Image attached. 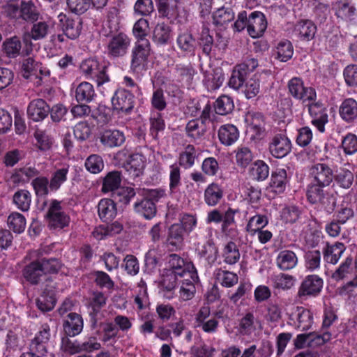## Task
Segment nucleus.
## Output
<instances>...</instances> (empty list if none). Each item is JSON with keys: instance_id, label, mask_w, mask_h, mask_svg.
<instances>
[{"instance_id": "f257e3e1", "label": "nucleus", "mask_w": 357, "mask_h": 357, "mask_svg": "<svg viewBox=\"0 0 357 357\" xmlns=\"http://www.w3.org/2000/svg\"><path fill=\"white\" fill-rule=\"evenodd\" d=\"M151 52V43L148 39L137 40L131 51L130 70L135 73L145 70Z\"/></svg>"}, {"instance_id": "f03ea898", "label": "nucleus", "mask_w": 357, "mask_h": 357, "mask_svg": "<svg viewBox=\"0 0 357 357\" xmlns=\"http://www.w3.org/2000/svg\"><path fill=\"white\" fill-rule=\"evenodd\" d=\"M130 43V38L123 32L112 35L106 45L107 56L111 59L125 56L128 52Z\"/></svg>"}, {"instance_id": "7ed1b4c3", "label": "nucleus", "mask_w": 357, "mask_h": 357, "mask_svg": "<svg viewBox=\"0 0 357 357\" xmlns=\"http://www.w3.org/2000/svg\"><path fill=\"white\" fill-rule=\"evenodd\" d=\"M80 70L86 78H91L96 82L98 86L109 81V77L106 73V66L100 64L96 59L90 58L82 61Z\"/></svg>"}, {"instance_id": "20e7f679", "label": "nucleus", "mask_w": 357, "mask_h": 357, "mask_svg": "<svg viewBox=\"0 0 357 357\" xmlns=\"http://www.w3.org/2000/svg\"><path fill=\"white\" fill-rule=\"evenodd\" d=\"M289 93L303 105L310 101L316 100L317 93L314 88L304 86L303 81L299 77H293L288 82Z\"/></svg>"}, {"instance_id": "39448f33", "label": "nucleus", "mask_w": 357, "mask_h": 357, "mask_svg": "<svg viewBox=\"0 0 357 357\" xmlns=\"http://www.w3.org/2000/svg\"><path fill=\"white\" fill-rule=\"evenodd\" d=\"M304 105L308 108L311 123L320 132H324L325 131V125L328 121V116L324 105L320 101L313 100L306 102Z\"/></svg>"}, {"instance_id": "423d86ee", "label": "nucleus", "mask_w": 357, "mask_h": 357, "mask_svg": "<svg viewBox=\"0 0 357 357\" xmlns=\"http://www.w3.org/2000/svg\"><path fill=\"white\" fill-rule=\"evenodd\" d=\"M166 269L178 275L179 277H188L194 271H197L191 261H186L176 254L169 255Z\"/></svg>"}, {"instance_id": "0eeeda50", "label": "nucleus", "mask_w": 357, "mask_h": 357, "mask_svg": "<svg viewBox=\"0 0 357 357\" xmlns=\"http://www.w3.org/2000/svg\"><path fill=\"white\" fill-rule=\"evenodd\" d=\"M47 217L50 227L54 229H62L68 226L70 222L69 216L61 208V202L57 200L52 202Z\"/></svg>"}, {"instance_id": "6e6552de", "label": "nucleus", "mask_w": 357, "mask_h": 357, "mask_svg": "<svg viewBox=\"0 0 357 357\" xmlns=\"http://www.w3.org/2000/svg\"><path fill=\"white\" fill-rule=\"evenodd\" d=\"M323 280L317 275L305 277L298 290V296H315L320 293L323 287Z\"/></svg>"}, {"instance_id": "1a4fd4ad", "label": "nucleus", "mask_w": 357, "mask_h": 357, "mask_svg": "<svg viewBox=\"0 0 357 357\" xmlns=\"http://www.w3.org/2000/svg\"><path fill=\"white\" fill-rule=\"evenodd\" d=\"M112 104L114 109L129 113L134 107V96L127 89H119L112 97Z\"/></svg>"}, {"instance_id": "9d476101", "label": "nucleus", "mask_w": 357, "mask_h": 357, "mask_svg": "<svg viewBox=\"0 0 357 357\" xmlns=\"http://www.w3.org/2000/svg\"><path fill=\"white\" fill-rule=\"evenodd\" d=\"M310 175L315 184L328 186L333 180L332 169L324 163H317L310 169Z\"/></svg>"}, {"instance_id": "9b49d317", "label": "nucleus", "mask_w": 357, "mask_h": 357, "mask_svg": "<svg viewBox=\"0 0 357 357\" xmlns=\"http://www.w3.org/2000/svg\"><path fill=\"white\" fill-rule=\"evenodd\" d=\"M50 327L47 324H43L36 333L29 344V350L37 351L41 356L47 354V346L50 339Z\"/></svg>"}, {"instance_id": "f8f14e48", "label": "nucleus", "mask_w": 357, "mask_h": 357, "mask_svg": "<svg viewBox=\"0 0 357 357\" xmlns=\"http://www.w3.org/2000/svg\"><path fill=\"white\" fill-rule=\"evenodd\" d=\"M321 185L311 183L307 186V198L312 204H318L326 208L333 199L332 196Z\"/></svg>"}, {"instance_id": "ddd939ff", "label": "nucleus", "mask_w": 357, "mask_h": 357, "mask_svg": "<svg viewBox=\"0 0 357 357\" xmlns=\"http://www.w3.org/2000/svg\"><path fill=\"white\" fill-rule=\"evenodd\" d=\"M58 20L59 26L67 38L74 40L80 35L82 23L79 17L72 19L61 13L58 15Z\"/></svg>"}, {"instance_id": "4468645a", "label": "nucleus", "mask_w": 357, "mask_h": 357, "mask_svg": "<svg viewBox=\"0 0 357 357\" xmlns=\"http://www.w3.org/2000/svg\"><path fill=\"white\" fill-rule=\"evenodd\" d=\"M267 28V22L264 14L254 11L248 15V33L253 38L261 37Z\"/></svg>"}, {"instance_id": "2eb2a0df", "label": "nucleus", "mask_w": 357, "mask_h": 357, "mask_svg": "<svg viewBox=\"0 0 357 357\" xmlns=\"http://www.w3.org/2000/svg\"><path fill=\"white\" fill-rule=\"evenodd\" d=\"M291 141L282 134H277L273 137L269 143V151L276 158H282L291 151Z\"/></svg>"}, {"instance_id": "dca6fc26", "label": "nucleus", "mask_w": 357, "mask_h": 357, "mask_svg": "<svg viewBox=\"0 0 357 357\" xmlns=\"http://www.w3.org/2000/svg\"><path fill=\"white\" fill-rule=\"evenodd\" d=\"M146 158L139 153L132 154L126 163L124 169L128 175V179L135 180L142 176L145 168Z\"/></svg>"}, {"instance_id": "f3484780", "label": "nucleus", "mask_w": 357, "mask_h": 357, "mask_svg": "<svg viewBox=\"0 0 357 357\" xmlns=\"http://www.w3.org/2000/svg\"><path fill=\"white\" fill-rule=\"evenodd\" d=\"M317 29L315 24L310 20H301L294 26L293 35L303 41H310L314 39Z\"/></svg>"}, {"instance_id": "a211bd4d", "label": "nucleus", "mask_w": 357, "mask_h": 357, "mask_svg": "<svg viewBox=\"0 0 357 357\" xmlns=\"http://www.w3.org/2000/svg\"><path fill=\"white\" fill-rule=\"evenodd\" d=\"M50 113V106L40 98L31 101L27 107V116L33 121L44 120Z\"/></svg>"}, {"instance_id": "6ab92c4d", "label": "nucleus", "mask_w": 357, "mask_h": 357, "mask_svg": "<svg viewBox=\"0 0 357 357\" xmlns=\"http://www.w3.org/2000/svg\"><path fill=\"white\" fill-rule=\"evenodd\" d=\"M224 197V189L218 183L208 184L204 192V200L208 206H217Z\"/></svg>"}, {"instance_id": "aec40b11", "label": "nucleus", "mask_w": 357, "mask_h": 357, "mask_svg": "<svg viewBox=\"0 0 357 357\" xmlns=\"http://www.w3.org/2000/svg\"><path fill=\"white\" fill-rule=\"evenodd\" d=\"M100 142L109 148L120 146L125 142V135L119 130H105L100 133Z\"/></svg>"}, {"instance_id": "412c9836", "label": "nucleus", "mask_w": 357, "mask_h": 357, "mask_svg": "<svg viewBox=\"0 0 357 357\" xmlns=\"http://www.w3.org/2000/svg\"><path fill=\"white\" fill-rule=\"evenodd\" d=\"M63 328L66 335L70 337L77 335L83 329L82 317L77 313H69L63 321Z\"/></svg>"}, {"instance_id": "4be33fe9", "label": "nucleus", "mask_w": 357, "mask_h": 357, "mask_svg": "<svg viewBox=\"0 0 357 357\" xmlns=\"http://www.w3.org/2000/svg\"><path fill=\"white\" fill-rule=\"evenodd\" d=\"M184 278L181 281L179 296L183 301H186L194 297L196 292L195 283L198 281L199 278L197 271H194L189 276Z\"/></svg>"}, {"instance_id": "5701e85b", "label": "nucleus", "mask_w": 357, "mask_h": 357, "mask_svg": "<svg viewBox=\"0 0 357 357\" xmlns=\"http://www.w3.org/2000/svg\"><path fill=\"white\" fill-rule=\"evenodd\" d=\"M346 250L343 243H327L323 250L324 260L331 264H336Z\"/></svg>"}, {"instance_id": "b1692460", "label": "nucleus", "mask_w": 357, "mask_h": 357, "mask_svg": "<svg viewBox=\"0 0 357 357\" xmlns=\"http://www.w3.org/2000/svg\"><path fill=\"white\" fill-rule=\"evenodd\" d=\"M339 113L345 122L354 121L357 119V102L351 98L344 100L340 107Z\"/></svg>"}, {"instance_id": "393cba45", "label": "nucleus", "mask_w": 357, "mask_h": 357, "mask_svg": "<svg viewBox=\"0 0 357 357\" xmlns=\"http://www.w3.org/2000/svg\"><path fill=\"white\" fill-rule=\"evenodd\" d=\"M298 264V257L291 250H284L280 251L276 258V264L282 271L293 269Z\"/></svg>"}, {"instance_id": "a878e982", "label": "nucleus", "mask_w": 357, "mask_h": 357, "mask_svg": "<svg viewBox=\"0 0 357 357\" xmlns=\"http://www.w3.org/2000/svg\"><path fill=\"white\" fill-rule=\"evenodd\" d=\"M296 320V326L303 331L309 330L313 324L312 312L303 307H297L293 314Z\"/></svg>"}, {"instance_id": "bb28decb", "label": "nucleus", "mask_w": 357, "mask_h": 357, "mask_svg": "<svg viewBox=\"0 0 357 357\" xmlns=\"http://www.w3.org/2000/svg\"><path fill=\"white\" fill-rule=\"evenodd\" d=\"M218 138L220 142L225 146H230L235 143L239 137L238 128L232 124L222 126L218 130Z\"/></svg>"}, {"instance_id": "cd10ccee", "label": "nucleus", "mask_w": 357, "mask_h": 357, "mask_svg": "<svg viewBox=\"0 0 357 357\" xmlns=\"http://www.w3.org/2000/svg\"><path fill=\"white\" fill-rule=\"evenodd\" d=\"M287 183V172L283 168L276 169L271 174L269 188L271 191L280 194L284 191Z\"/></svg>"}, {"instance_id": "c85d7f7f", "label": "nucleus", "mask_w": 357, "mask_h": 357, "mask_svg": "<svg viewBox=\"0 0 357 357\" xmlns=\"http://www.w3.org/2000/svg\"><path fill=\"white\" fill-rule=\"evenodd\" d=\"M100 218L104 222L112 221L116 215V207L114 202L110 199H102L98 205Z\"/></svg>"}, {"instance_id": "c756f323", "label": "nucleus", "mask_w": 357, "mask_h": 357, "mask_svg": "<svg viewBox=\"0 0 357 357\" xmlns=\"http://www.w3.org/2000/svg\"><path fill=\"white\" fill-rule=\"evenodd\" d=\"M197 252L200 258H203L208 264H213L218 259V249L212 240L207 241L201 247L197 248Z\"/></svg>"}, {"instance_id": "7c9ffc66", "label": "nucleus", "mask_w": 357, "mask_h": 357, "mask_svg": "<svg viewBox=\"0 0 357 357\" xmlns=\"http://www.w3.org/2000/svg\"><path fill=\"white\" fill-rule=\"evenodd\" d=\"M234 17L231 8L222 6L213 13V22L217 26L225 27L234 20Z\"/></svg>"}, {"instance_id": "2f4dec72", "label": "nucleus", "mask_w": 357, "mask_h": 357, "mask_svg": "<svg viewBox=\"0 0 357 357\" xmlns=\"http://www.w3.org/2000/svg\"><path fill=\"white\" fill-rule=\"evenodd\" d=\"M135 211L145 219L151 220L155 217L157 212L154 202L144 197L140 201L136 202L134 205Z\"/></svg>"}, {"instance_id": "473e14b6", "label": "nucleus", "mask_w": 357, "mask_h": 357, "mask_svg": "<svg viewBox=\"0 0 357 357\" xmlns=\"http://www.w3.org/2000/svg\"><path fill=\"white\" fill-rule=\"evenodd\" d=\"M75 99L79 102H90L96 96L93 86L87 82H82L75 88Z\"/></svg>"}, {"instance_id": "72a5a7b5", "label": "nucleus", "mask_w": 357, "mask_h": 357, "mask_svg": "<svg viewBox=\"0 0 357 357\" xmlns=\"http://www.w3.org/2000/svg\"><path fill=\"white\" fill-rule=\"evenodd\" d=\"M23 275L30 283L33 284H38L42 277L45 275L41 268L40 261H33L26 266L23 270Z\"/></svg>"}, {"instance_id": "f704fd0d", "label": "nucleus", "mask_w": 357, "mask_h": 357, "mask_svg": "<svg viewBox=\"0 0 357 357\" xmlns=\"http://www.w3.org/2000/svg\"><path fill=\"white\" fill-rule=\"evenodd\" d=\"M171 28L165 22L158 23L153 31V41L158 45H164L171 38Z\"/></svg>"}, {"instance_id": "c9c22d12", "label": "nucleus", "mask_w": 357, "mask_h": 357, "mask_svg": "<svg viewBox=\"0 0 357 357\" xmlns=\"http://www.w3.org/2000/svg\"><path fill=\"white\" fill-rule=\"evenodd\" d=\"M56 303L55 292L52 288L45 289L36 300V305L43 312L52 310Z\"/></svg>"}, {"instance_id": "e433bc0d", "label": "nucleus", "mask_w": 357, "mask_h": 357, "mask_svg": "<svg viewBox=\"0 0 357 357\" xmlns=\"http://www.w3.org/2000/svg\"><path fill=\"white\" fill-rule=\"evenodd\" d=\"M185 231L180 224H174L169 229L167 236V243L175 249L183 246Z\"/></svg>"}, {"instance_id": "4c0bfd02", "label": "nucleus", "mask_w": 357, "mask_h": 357, "mask_svg": "<svg viewBox=\"0 0 357 357\" xmlns=\"http://www.w3.org/2000/svg\"><path fill=\"white\" fill-rule=\"evenodd\" d=\"M271 280L274 289L283 291L291 289L296 283V278L294 276L282 273L273 275Z\"/></svg>"}, {"instance_id": "58836bf2", "label": "nucleus", "mask_w": 357, "mask_h": 357, "mask_svg": "<svg viewBox=\"0 0 357 357\" xmlns=\"http://www.w3.org/2000/svg\"><path fill=\"white\" fill-rule=\"evenodd\" d=\"M222 257L225 264H236L241 257L240 251L236 244L233 241L227 243L222 248Z\"/></svg>"}, {"instance_id": "ea45409f", "label": "nucleus", "mask_w": 357, "mask_h": 357, "mask_svg": "<svg viewBox=\"0 0 357 357\" xmlns=\"http://www.w3.org/2000/svg\"><path fill=\"white\" fill-rule=\"evenodd\" d=\"M197 157L196 149L192 145H188L179 153L178 164L184 169H190L195 165V159Z\"/></svg>"}, {"instance_id": "a19ab883", "label": "nucleus", "mask_w": 357, "mask_h": 357, "mask_svg": "<svg viewBox=\"0 0 357 357\" xmlns=\"http://www.w3.org/2000/svg\"><path fill=\"white\" fill-rule=\"evenodd\" d=\"M68 172L69 165H68L56 169L52 174L49 188L52 191H56L59 190L61 185L67 181Z\"/></svg>"}, {"instance_id": "79ce46f5", "label": "nucleus", "mask_w": 357, "mask_h": 357, "mask_svg": "<svg viewBox=\"0 0 357 357\" xmlns=\"http://www.w3.org/2000/svg\"><path fill=\"white\" fill-rule=\"evenodd\" d=\"M121 174L118 171L109 172L104 178L102 190L104 192H116L120 188Z\"/></svg>"}, {"instance_id": "37998d69", "label": "nucleus", "mask_w": 357, "mask_h": 357, "mask_svg": "<svg viewBox=\"0 0 357 357\" xmlns=\"http://www.w3.org/2000/svg\"><path fill=\"white\" fill-rule=\"evenodd\" d=\"M250 176L255 181H262L269 175V167L263 160H257L250 169Z\"/></svg>"}, {"instance_id": "c03bdc74", "label": "nucleus", "mask_w": 357, "mask_h": 357, "mask_svg": "<svg viewBox=\"0 0 357 357\" xmlns=\"http://www.w3.org/2000/svg\"><path fill=\"white\" fill-rule=\"evenodd\" d=\"M305 266L309 271H318L321 266V252L319 250H308L304 255Z\"/></svg>"}, {"instance_id": "a18cd8bd", "label": "nucleus", "mask_w": 357, "mask_h": 357, "mask_svg": "<svg viewBox=\"0 0 357 357\" xmlns=\"http://www.w3.org/2000/svg\"><path fill=\"white\" fill-rule=\"evenodd\" d=\"M268 223V220L265 215L257 214L249 219L245 229L251 236H253L257 231L265 227Z\"/></svg>"}, {"instance_id": "49530a36", "label": "nucleus", "mask_w": 357, "mask_h": 357, "mask_svg": "<svg viewBox=\"0 0 357 357\" xmlns=\"http://www.w3.org/2000/svg\"><path fill=\"white\" fill-rule=\"evenodd\" d=\"M21 48V41L16 36L6 39L2 46L3 53L9 58H16L19 56Z\"/></svg>"}, {"instance_id": "de8ad7c7", "label": "nucleus", "mask_w": 357, "mask_h": 357, "mask_svg": "<svg viewBox=\"0 0 357 357\" xmlns=\"http://www.w3.org/2000/svg\"><path fill=\"white\" fill-rule=\"evenodd\" d=\"M13 202L18 209L28 211L31 203V195L26 190H19L13 195Z\"/></svg>"}, {"instance_id": "09e8293b", "label": "nucleus", "mask_w": 357, "mask_h": 357, "mask_svg": "<svg viewBox=\"0 0 357 357\" xmlns=\"http://www.w3.org/2000/svg\"><path fill=\"white\" fill-rule=\"evenodd\" d=\"M244 66H236L232 70L228 84L234 89H239L243 86L247 74L243 71Z\"/></svg>"}, {"instance_id": "8fccbe9b", "label": "nucleus", "mask_w": 357, "mask_h": 357, "mask_svg": "<svg viewBox=\"0 0 357 357\" xmlns=\"http://www.w3.org/2000/svg\"><path fill=\"white\" fill-rule=\"evenodd\" d=\"M234 108V104L232 98L225 95L220 96L214 104L215 111L220 115H226L231 112Z\"/></svg>"}, {"instance_id": "3c124183", "label": "nucleus", "mask_w": 357, "mask_h": 357, "mask_svg": "<svg viewBox=\"0 0 357 357\" xmlns=\"http://www.w3.org/2000/svg\"><path fill=\"white\" fill-rule=\"evenodd\" d=\"M20 17L25 21L35 22L38 19L39 12L31 1H22Z\"/></svg>"}, {"instance_id": "603ef678", "label": "nucleus", "mask_w": 357, "mask_h": 357, "mask_svg": "<svg viewBox=\"0 0 357 357\" xmlns=\"http://www.w3.org/2000/svg\"><path fill=\"white\" fill-rule=\"evenodd\" d=\"M247 99L255 98L260 92V81L255 76L245 81L241 89Z\"/></svg>"}, {"instance_id": "864d4df0", "label": "nucleus", "mask_w": 357, "mask_h": 357, "mask_svg": "<svg viewBox=\"0 0 357 357\" xmlns=\"http://www.w3.org/2000/svg\"><path fill=\"white\" fill-rule=\"evenodd\" d=\"M8 225L15 233L23 232L26 227V219L24 216L17 212H13L8 218Z\"/></svg>"}, {"instance_id": "5fc2aeb1", "label": "nucleus", "mask_w": 357, "mask_h": 357, "mask_svg": "<svg viewBox=\"0 0 357 357\" xmlns=\"http://www.w3.org/2000/svg\"><path fill=\"white\" fill-rule=\"evenodd\" d=\"M294 47L289 40L280 41L276 47L277 59L282 62L289 61L293 56Z\"/></svg>"}, {"instance_id": "6e6d98bb", "label": "nucleus", "mask_w": 357, "mask_h": 357, "mask_svg": "<svg viewBox=\"0 0 357 357\" xmlns=\"http://www.w3.org/2000/svg\"><path fill=\"white\" fill-rule=\"evenodd\" d=\"M199 43L202 47L203 52L206 55H209L213 47V38L210 33L209 28L205 24L202 26L199 33Z\"/></svg>"}, {"instance_id": "4d7b16f0", "label": "nucleus", "mask_w": 357, "mask_h": 357, "mask_svg": "<svg viewBox=\"0 0 357 357\" xmlns=\"http://www.w3.org/2000/svg\"><path fill=\"white\" fill-rule=\"evenodd\" d=\"M86 169L91 174H98L102 171L105 165L102 157L98 154L89 155L85 160Z\"/></svg>"}, {"instance_id": "13d9d810", "label": "nucleus", "mask_w": 357, "mask_h": 357, "mask_svg": "<svg viewBox=\"0 0 357 357\" xmlns=\"http://www.w3.org/2000/svg\"><path fill=\"white\" fill-rule=\"evenodd\" d=\"M216 279L222 286L225 287H231L238 281V277L236 273L222 269L217 270Z\"/></svg>"}, {"instance_id": "bf43d9fd", "label": "nucleus", "mask_w": 357, "mask_h": 357, "mask_svg": "<svg viewBox=\"0 0 357 357\" xmlns=\"http://www.w3.org/2000/svg\"><path fill=\"white\" fill-rule=\"evenodd\" d=\"M336 15L344 20L351 21L356 15V8L349 3L340 2L336 10Z\"/></svg>"}, {"instance_id": "052dcab7", "label": "nucleus", "mask_w": 357, "mask_h": 357, "mask_svg": "<svg viewBox=\"0 0 357 357\" xmlns=\"http://www.w3.org/2000/svg\"><path fill=\"white\" fill-rule=\"evenodd\" d=\"M133 9L137 15L149 16L154 11L153 2L152 0H137Z\"/></svg>"}, {"instance_id": "680f3d73", "label": "nucleus", "mask_w": 357, "mask_h": 357, "mask_svg": "<svg viewBox=\"0 0 357 357\" xmlns=\"http://www.w3.org/2000/svg\"><path fill=\"white\" fill-rule=\"evenodd\" d=\"M335 181L342 188H349L354 181V174L347 169H340L335 176Z\"/></svg>"}, {"instance_id": "e2e57ef3", "label": "nucleus", "mask_w": 357, "mask_h": 357, "mask_svg": "<svg viewBox=\"0 0 357 357\" xmlns=\"http://www.w3.org/2000/svg\"><path fill=\"white\" fill-rule=\"evenodd\" d=\"M328 150V146L324 144V146L318 144H314L310 146L307 151V155L310 158L318 161H324L328 159L327 152Z\"/></svg>"}, {"instance_id": "0e129e2a", "label": "nucleus", "mask_w": 357, "mask_h": 357, "mask_svg": "<svg viewBox=\"0 0 357 357\" xmlns=\"http://www.w3.org/2000/svg\"><path fill=\"white\" fill-rule=\"evenodd\" d=\"M341 146L346 155H353L357 152V136L347 133L342 139Z\"/></svg>"}, {"instance_id": "69168bd1", "label": "nucleus", "mask_w": 357, "mask_h": 357, "mask_svg": "<svg viewBox=\"0 0 357 357\" xmlns=\"http://www.w3.org/2000/svg\"><path fill=\"white\" fill-rule=\"evenodd\" d=\"M177 45L179 48L185 52H192L195 48V40L188 32L180 33L177 38Z\"/></svg>"}, {"instance_id": "338daca9", "label": "nucleus", "mask_w": 357, "mask_h": 357, "mask_svg": "<svg viewBox=\"0 0 357 357\" xmlns=\"http://www.w3.org/2000/svg\"><path fill=\"white\" fill-rule=\"evenodd\" d=\"M149 23L145 18L141 17L133 25L132 33L137 40L146 39Z\"/></svg>"}, {"instance_id": "774afa93", "label": "nucleus", "mask_w": 357, "mask_h": 357, "mask_svg": "<svg viewBox=\"0 0 357 357\" xmlns=\"http://www.w3.org/2000/svg\"><path fill=\"white\" fill-rule=\"evenodd\" d=\"M135 195L136 192L134 188L130 187L120 188L116 192H113V197L123 204H129Z\"/></svg>"}]
</instances>
